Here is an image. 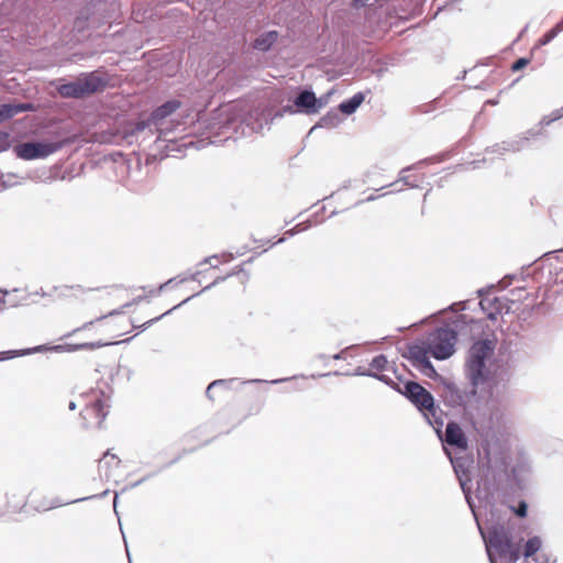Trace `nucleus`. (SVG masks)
<instances>
[{"mask_svg": "<svg viewBox=\"0 0 563 563\" xmlns=\"http://www.w3.org/2000/svg\"><path fill=\"white\" fill-rule=\"evenodd\" d=\"M58 91L66 98H82V90L78 79L76 81L62 85Z\"/></svg>", "mask_w": 563, "mask_h": 563, "instance_id": "obj_15", "label": "nucleus"}, {"mask_svg": "<svg viewBox=\"0 0 563 563\" xmlns=\"http://www.w3.org/2000/svg\"><path fill=\"white\" fill-rule=\"evenodd\" d=\"M488 103L495 104V100H488Z\"/></svg>", "mask_w": 563, "mask_h": 563, "instance_id": "obj_35", "label": "nucleus"}, {"mask_svg": "<svg viewBox=\"0 0 563 563\" xmlns=\"http://www.w3.org/2000/svg\"><path fill=\"white\" fill-rule=\"evenodd\" d=\"M53 349L57 351V350H60L62 346H54Z\"/></svg>", "mask_w": 563, "mask_h": 563, "instance_id": "obj_36", "label": "nucleus"}, {"mask_svg": "<svg viewBox=\"0 0 563 563\" xmlns=\"http://www.w3.org/2000/svg\"><path fill=\"white\" fill-rule=\"evenodd\" d=\"M374 199H375V197H374V196H369L366 200H367V201H371V200H374Z\"/></svg>", "mask_w": 563, "mask_h": 563, "instance_id": "obj_32", "label": "nucleus"}, {"mask_svg": "<svg viewBox=\"0 0 563 563\" xmlns=\"http://www.w3.org/2000/svg\"><path fill=\"white\" fill-rule=\"evenodd\" d=\"M542 542L539 537L530 538L525 545L523 555L525 558H531L541 549Z\"/></svg>", "mask_w": 563, "mask_h": 563, "instance_id": "obj_19", "label": "nucleus"}, {"mask_svg": "<svg viewBox=\"0 0 563 563\" xmlns=\"http://www.w3.org/2000/svg\"><path fill=\"white\" fill-rule=\"evenodd\" d=\"M81 86L82 97L102 91L107 86V80L97 73H90L82 78H78Z\"/></svg>", "mask_w": 563, "mask_h": 563, "instance_id": "obj_7", "label": "nucleus"}, {"mask_svg": "<svg viewBox=\"0 0 563 563\" xmlns=\"http://www.w3.org/2000/svg\"><path fill=\"white\" fill-rule=\"evenodd\" d=\"M84 408L80 411L82 426L87 429H99L109 413V398L100 390H92L81 396Z\"/></svg>", "mask_w": 563, "mask_h": 563, "instance_id": "obj_6", "label": "nucleus"}, {"mask_svg": "<svg viewBox=\"0 0 563 563\" xmlns=\"http://www.w3.org/2000/svg\"><path fill=\"white\" fill-rule=\"evenodd\" d=\"M145 126H146V123H145V122H140V123H137V125H136V130H137V131H141V130L145 129Z\"/></svg>", "mask_w": 563, "mask_h": 563, "instance_id": "obj_27", "label": "nucleus"}, {"mask_svg": "<svg viewBox=\"0 0 563 563\" xmlns=\"http://www.w3.org/2000/svg\"><path fill=\"white\" fill-rule=\"evenodd\" d=\"M298 108L305 109L307 113L317 112V98L313 92L305 90L298 95L295 100Z\"/></svg>", "mask_w": 563, "mask_h": 563, "instance_id": "obj_9", "label": "nucleus"}, {"mask_svg": "<svg viewBox=\"0 0 563 563\" xmlns=\"http://www.w3.org/2000/svg\"><path fill=\"white\" fill-rule=\"evenodd\" d=\"M563 31V20L559 22L554 27L549 30L542 37L539 38V45L549 44L560 32Z\"/></svg>", "mask_w": 563, "mask_h": 563, "instance_id": "obj_21", "label": "nucleus"}, {"mask_svg": "<svg viewBox=\"0 0 563 563\" xmlns=\"http://www.w3.org/2000/svg\"><path fill=\"white\" fill-rule=\"evenodd\" d=\"M456 341L457 334L453 329L438 328L431 331L421 343L409 347L410 358L426 375L432 376L435 374V369L429 355L437 360L449 358L455 351Z\"/></svg>", "mask_w": 563, "mask_h": 563, "instance_id": "obj_2", "label": "nucleus"}, {"mask_svg": "<svg viewBox=\"0 0 563 563\" xmlns=\"http://www.w3.org/2000/svg\"><path fill=\"white\" fill-rule=\"evenodd\" d=\"M10 147V135L7 132H0V153Z\"/></svg>", "mask_w": 563, "mask_h": 563, "instance_id": "obj_22", "label": "nucleus"}, {"mask_svg": "<svg viewBox=\"0 0 563 563\" xmlns=\"http://www.w3.org/2000/svg\"><path fill=\"white\" fill-rule=\"evenodd\" d=\"M120 463L121 461L115 454L107 451L103 454L102 459L99 460L98 467L100 471H104V475L109 477L111 475V471L113 468H118L120 466Z\"/></svg>", "mask_w": 563, "mask_h": 563, "instance_id": "obj_12", "label": "nucleus"}, {"mask_svg": "<svg viewBox=\"0 0 563 563\" xmlns=\"http://www.w3.org/2000/svg\"><path fill=\"white\" fill-rule=\"evenodd\" d=\"M179 107L180 102L178 100L167 101L152 112L150 120L153 123H157L158 121L165 119L166 117L175 112Z\"/></svg>", "mask_w": 563, "mask_h": 563, "instance_id": "obj_10", "label": "nucleus"}, {"mask_svg": "<svg viewBox=\"0 0 563 563\" xmlns=\"http://www.w3.org/2000/svg\"><path fill=\"white\" fill-rule=\"evenodd\" d=\"M68 408H69L70 410H75V409H76V402L70 401V402H69V405H68Z\"/></svg>", "mask_w": 563, "mask_h": 563, "instance_id": "obj_28", "label": "nucleus"}, {"mask_svg": "<svg viewBox=\"0 0 563 563\" xmlns=\"http://www.w3.org/2000/svg\"><path fill=\"white\" fill-rule=\"evenodd\" d=\"M242 267L239 268V271H233L231 274H229L228 276H231V275H236L239 274L240 272H242Z\"/></svg>", "mask_w": 563, "mask_h": 563, "instance_id": "obj_31", "label": "nucleus"}, {"mask_svg": "<svg viewBox=\"0 0 563 563\" xmlns=\"http://www.w3.org/2000/svg\"><path fill=\"white\" fill-rule=\"evenodd\" d=\"M488 103L495 104V100H488Z\"/></svg>", "mask_w": 563, "mask_h": 563, "instance_id": "obj_33", "label": "nucleus"}, {"mask_svg": "<svg viewBox=\"0 0 563 563\" xmlns=\"http://www.w3.org/2000/svg\"><path fill=\"white\" fill-rule=\"evenodd\" d=\"M46 350L47 349L45 346H43V345H37V347H36L37 352H42V351H46Z\"/></svg>", "mask_w": 563, "mask_h": 563, "instance_id": "obj_29", "label": "nucleus"}, {"mask_svg": "<svg viewBox=\"0 0 563 563\" xmlns=\"http://www.w3.org/2000/svg\"><path fill=\"white\" fill-rule=\"evenodd\" d=\"M278 33L276 31H269L260 35L254 41V47L260 51H267L277 41Z\"/></svg>", "mask_w": 563, "mask_h": 563, "instance_id": "obj_13", "label": "nucleus"}, {"mask_svg": "<svg viewBox=\"0 0 563 563\" xmlns=\"http://www.w3.org/2000/svg\"><path fill=\"white\" fill-rule=\"evenodd\" d=\"M257 402H258V408L256 411H258L262 407V405L264 404V399H257Z\"/></svg>", "mask_w": 563, "mask_h": 563, "instance_id": "obj_30", "label": "nucleus"}, {"mask_svg": "<svg viewBox=\"0 0 563 563\" xmlns=\"http://www.w3.org/2000/svg\"><path fill=\"white\" fill-rule=\"evenodd\" d=\"M488 103L495 104V100H488Z\"/></svg>", "mask_w": 563, "mask_h": 563, "instance_id": "obj_34", "label": "nucleus"}, {"mask_svg": "<svg viewBox=\"0 0 563 563\" xmlns=\"http://www.w3.org/2000/svg\"><path fill=\"white\" fill-rule=\"evenodd\" d=\"M70 313L74 318L81 320V329H93L96 333L101 334L96 342L84 343L79 347L95 349L108 345L112 340H118L129 334L133 328H146L172 312L174 309L186 302V298L180 303L174 306L164 313L150 319L142 325H134L131 318L125 313L118 312L115 309L106 307V294L100 291H86L80 288L68 287L63 294ZM80 330V328L78 329Z\"/></svg>", "mask_w": 563, "mask_h": 563, "instance_id": "obj_1", "label": "nucleus"}, {"mask_svg": "<svg viewBox=\"0 0 563 563\" xmlns=\"http://www.w3.org/2000/svg\"><path fill=\"white\" fill-rule=\"evenodd\" d=\"M512 510L515 511V514L518 517L525 518L527 516L528 505H527L526 501L521 500L518 504V507L517 508H512Z\"/></svg>", "mask_w": 563, "mask_h": 563, "instance_id": "obj_23", "label": "nucleus"}, {"mask_svg": "<svg viewBox=\"0 0 563 563\" xmlns=\"http://www.w3.org/2000/svg\"><path fill=\"white\" fill-rule=\"evenodd\" d=\"M307 227H305L302 223H299L297 224L294 229L289 230L286 232V234H295V233H298V232H301L303 230H306Z\"/></svg>", "mask_w": 563, "mask_h": 563, "instance_id": "obj_26", "label": "nucleus"}, {"mask_svg": "<svg viewBox=\"0 0 563 563\" xmlns=\"http://www.w3.org/2000/svg\"><path fill=\"white\" fill-rule=\"evenodd\" d=\"M388 361H387V357L383 354L380 355H377L375 356L371 364H369V369L373 371V375L376 376L377 378H379L380 380L389 384V378L382 374L384 371H386L388 368Z\"/></svg>", "mask_w": 563, "mask_h": 563, "instance_id": "obj_11", "label": "nucleus"}, {"mask_svg": "<svg viewBox=\"0 0 563 563\" xmlns=\"http://www.w3.org/2000/svg\"><path fill=\"white\" fill-rule=\"evenodd\" d=\"M225 384H227V380H224V379H218V380H214L211 384H209V386L207 387V390H206V394H207L208 398L213 399V397L211 395L212 390L216 387L222 386V385H225Z\"/></svg>", "mask_w": 563, "mask_h": 563, "instance_id": "obj_24", "label": "nucleus"}, {"mask_svg": "<svg viewBox=\"0 0 563 563\" xmlns=\"http://www.w3.org/2000/svg\"><path fill=\"white\" fill-rule=\"evenodd\" d=\"M364 101V95L362 92L355 93L349 100L343 101L339 109L345 114H352Z\"/></svg>", "mask_w": 563, "mask_h": 563, "instance_id": "obj_14", "label": "nucleus"}, {"mask_svg": "<svg viewBox=\"0 0 563 563\" xmlns=\"http://www.w3.org/2000/svg\"><path fill=\"white\" fill-rule=\"evenodd\" d=\"M485 542L490 563H497L496 555L506 563H516L520 558L519 547L512 543L510 533L503 526L490 529Z\"/></svg>", "mask_w": 563, "mask_h": 563, "instance_id": "obj_5", "label": "nucleus"}, {"mask_svg": "<svg viewBox=\"0 0 563 563\" xmlns=\"http://www.w3.org/2000/svg\"><path fill=\"white\" fill-rule=\"evenodd\" d=\"M21 110V107L9 103L0 104V123L12 118Z\"/></svg>", "mask_w": 563, "mask_h": 563, "instance_id": "obj_20", "label": "nucleus"}, {"mask_svg": "<svg viewBox=\"0 0 563 563\" xmlns=\"http://www.w3.org/2000/svg\"><path fill=\"white\" fill-rule=\"evenodd\" d=\"M64 142H37V158L46 157L63 146Z\"/></svg>", "mask_w": 563, "mask_h": 563, "instance_id": "obj_16", "label": "nucleus"}, {"mask_svg": "<svg viewBox=\"0 0 563 563\" xmlns=\"http://www.w3.org/2000/svg\"><path fill=\"white\" fill-rule=\"evenodd\" d=\"M395 387L424 415L431 424L438 429L443 426V419L438 415L441 410L434 406L433 396L424 387L416 382H406L402 387L399 385Z\"/></svg>", "mask_w": 563, "mask_h": 563, "instance_id": "obj_4", "label": "nucleus"}, {"mask_svg": "<svg viewBox=\"0 0 563 563\" xmlns=\"http://www.w3.org/2000/svg\"><path fill=\"white\" fill-rule=\"evenodd\" d=\"M448 444L465 450L467 448L466 437L456 422H449L445 430Z\"/></svg>", "mask_w": 563, "mask_h": 563, "instance_id": "obj_8", "label": "nucleus"}, {"mask_svg": "<svg viewBox=\"0 0 563 563\" xmlns=\"http://www.w3.org/2000/svg\"><path fill=\"white\" fill-rule=\"evenodd\" d=\"M496 349V339H484L473 343L465 363V372L474 387L488 382L490 372L486 363Z\"/></svg>", "mask_w": 563, "mask_h": 563, "instance_id": "obj_3", "label": "nucleus"}, {"mask_svg": "<svg viewBox=\"0 0 563 563\" xmlns=\"http://www.w3.org/2000/svg\"><path fill=\"white\" fill-rule=\"evenodd\" d=\"M35 353V347H27L21 350H9L0 352V361L11 360L19 356L31 355Z\"/></svg>", "mask_w": 563, "mask_h": 563, "instance_id": "obj_18", "label": "nucleus"}, {"mask_svg": "<svg viewBox=\"0 0 563 563\" xmlns=\"http://www.w3.org/2000/svg\"><path fill=\"white\" fill-rule=\"evenodd\" d=\"M528 64H529V59H527V58H519V59H517L512 64L511 70L512 71H519L520 69L525 68Z\"/></svg>", "mask_w": 563, "mask_h": 563, "instance_id": "obj_25", "label": "nucleus"}, {"mask_svg": "<svg viewBox=\"0 0 563 563\" xmlns=\"http://www.w3.org/2000/svg\"><path fill=\"white\" fill-rule=\"evenodd\" d=\"M18 157L23 159L35 158V142H27L15 147Z\"/></svg>", "mask_w": 563, "mask_h": 563, "instance_id": "obj_17", "label": "nucleus"}]
</instances>
